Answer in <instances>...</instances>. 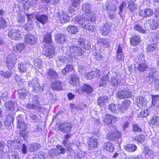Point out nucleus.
<instances>
[{
	"label": "nucleus",
	"instance_id": "nucleus-1",
	"mask_svg": "<svg viewBox=\"0 0 159 159\" xmlns=\"http://www.w3.org/2000/svg\"><path fill=\"white\" fill-rule=\"evenodd\" d=\"M122 81V79L119 73L113 72L110 80V83L113 87H117L120 85Z\"/></svg>",
	"mask_w": 159,
	"mask_h": 159
},
{
	"label": "nucleus",
	"instance_id": "nucleus-2",
	"mask_svg": "<svg viewBox=\"0 0 159 159\" xmlns=\"http://www.w3.org/2000/svg\"><path fill=\"white\" fill-rule=\"evenodd\" d=\"M70 51L76 59H79V57L82 56L84 53L83 49L75 45H73L70 47Z\"/></svg>",
	"mask_w": 159,
	"mask_h": 159
},
{
	"label": "nucleus",
	"instance_id": "nucleus-3",
	"mask_svg": "<svg viewBox=\"0 0 159 159\" xmlns=\"http://www.w3.org/2000/svg\"><path fill=\"white\" fill-rule=\"evenodd\" d=\"M33 103H28L27 105V107L29 109L40 110L42 108V106L39 103V102L36 95L34 96L32 98Z\"/></svg>",
	"mask_w": 159,
	"mask_h": 159
},
{
	"label": "nucleus",
	"instance_id": "nucleus-4",
	"mask_svg": "<svg viewBox=\"0 0 159 159\" xmlns=\"http://www.w3.org/2000/svg\"><path fill=\"white\" fill-rule=\"evenodd\" d=\"M28 85L32 88L33 91L35 93H39L43 91V89L40 86L38 80L36 79H34L32 81H29Z\"/></svg>",
	"mask_w": 159,
	"mask_h": 159
},
{
	"label": "nucleus",
	"instance_id": "nucleus-5",
	"mask_svg": "<svg viewBox=\"0 0 159 159\" xmlns=\"http://www.w3.org/2000/svg\"><path fill=\"white\" fill-rule=\"evenodd\" d=\"M55 52L54 47L51 45L45 48L43 51V54L49 59L52 58L55 56Z\"/></svg>",
	"mask_w": 159,
	"mask_h": 159
},
{
	"label": "nucleus",
	"instance_id": "nucleus-6",
	"mask_svg": "<svg viewBox=\"0 0 159 159\" xmlns=\"http://www.w3.org/2000/svg\"><path fill=\"white\" fill-rule=\"evenodd\" d=\"M8 35L9 38L12 40H18L20 36V31L19 30L13 28L9 30Z\"/></svg>",
	"mask_w": 159,
	"mask_h": 159
},
{
	"label": "nucleus",
	"instance_id": "nucleus-7",
	"mask_svg": "<svg viewBox=\"0 0 159 159\" xmlns=\"http://www.w3.org/2000/svg\"><path fill=\"white\" fill-rule=\"evenodd\" d=\"M121 136V134L119 131L116 129L115 131L107 134L106 137L110 141H115L119 139Z\"/></svg>",
	"mask_w": 159,
	"mask_h": 159
},
{
	"label": "nucleus",
	"instance_id": "nucleus-8",
	"mask_svg": "<svg viewBox=\"0 0 159 159\" xmlns=\"http://www.w3.org/2000/svg\"><path fill=\"white\" fill-rule=\"evenodd\" d=\"M72 126L70 123L61 124L60 126V130L63 133L70 134L72 129Z\"/></svg>",
	"mask_w": 159,
	"mask_h": 159
},
{
	"label": "nucleus",
	"instance_id": "nucleus-9",
	"mask_svg": "<svg viewBox=\"0 0 159 159\" xmlns=\"http://www.w3.org/2000/svg\"><path fill=\"white\" fill-rule=\"evenodd\" d=\"M46 74L49 80H51L52 79H56L58 76V73L54 70L53 69L49 68L47 69Z\"/></svg>",
	"mask_w": 159,
	"mask_h": 159
},
{
	"label": "nucleus",
	"instance_id": "nucleus-10",
	"mask_svg": "<svg viewBox=\"0 0 159 159\" xmlns=\"http://www.w3.org/2000/svg\"><path fill=\"white\" fill-rule=\"evenodd\" d=\"M35 17L38 21L43 25L47 23L48 20V17L46 15L37 14L35 15Z\"/></svg>",
	"mask_w": 159,
	"mask_h": 159
},
{
	"label": "nucleus",
	"instance_id": "nucleus-11",
	"mask_svg": "<svg viewBox=\"0 0 159 159\" xmlns=\"http://www.w3.org/2000/svg\"><path fill=\"white\" fill-rule=\"evenodd\" d=\"M111 24L108 22H106L103 24L102 28L100 30V32L104 35H107L110 32Z\"/></svg>",
	"mask_w": 159,
	"mask_h": 159
},
{
	"label": "nucleus",
	"instance_id": "nucleus-12",
	"mask_svg": "<svg viewBox=\"0 0 159 159\" xmlns=\"http://www.w3.org/2000/svg\"><path fill=\"white\" fill-rule=\"evenodd\" d=\"M139 14L141 16L149 17L153 15V12L150 9H143L140 11Z\"/></svg>",
	"mask_w": 159,
	"mask_h": 159
},
{
	"label": "nucleus",
	"instance_id": "nucleus-13",
	"mask_svg": "<svg viewBox=\"0 0 159 159\" xmlns=\"http://www.w3.org/2000/svg\"><path fill=\"white\" fill-rule=\"evenodd\" d=\"M88 143L89 149L92 150L97 148L98 145L97 139L94 138H89Z\"/></svg>",
	"mask_w": 159,
	"mask_h": 159
},
{
	"label": "nucleus",
	"instance_id": "nucleus-14",
	"mask_svg": "<svg viewBox=\"0 0 159 159\" xmlns=\"http://www.w3.org/2000/svg\"><path fill=\"white\" fill-rule=\"evenodd\" d=\"M136 102H137V106L140 108H143L146 106V100L142 96L138 97L136 98Z\"/></svg>",
	"mask_w": 159,
	"mask_h": 159
},
{
	"label": "nucleus",
	"instance_id": "nucleus-15",
	"mask_svg": "<svg viewBox=\"0 0 159 159\" xmlns=\"http://www.w3.org/2000/svg\"><path fill=\"white\" fill-rule=\"evenodd\" d=\"M43 42L47 44L52 43V33L50 31H47L45 33L43 38Z\"/></svg>",
	"mask_w": 159,
	"mask_h": 159
},
{
	"label": "nucleus",
	"instance_id": "nucleus-16",
	"mask_svg": "<svg viewBox=\"0 0 159 159\" xmlns=\"http://www.w3.org/2000/svg\"><path fill=\"white\" fill-rule=\"evenodd\" d=\"M104 122L107 124H110L111 125L116 120V118L111 115H107L104 118Z\"/></svg>",
	"mask_w": 159,
	"mask_h": 159
},
{
	"label": "nucleus",
	"instance_id": "nucleus-17",
	"mask_svg": "<svg viewBox=\"0 0 159 159\" xmlns=\"http://www.w3.org/2000/svg\"><path fill=\"white\" fill-rule=\"evenodd\" d=\"M25 41L29 44H34L36 43V40L35 37L29 33L25 35Z\"/></svg>",
	"mask_w": 159,
	"mask_h": 159
},
{
	"label": "nucleus",
	"instance_id": "nucleus-18",
	"mask_svg": "<svg viewBox=\"0 0 159 159\" xmlns=\"http://www.w3.org/2000/svg\"><path fill=\"white\" fill-rule=\"evenodd\" d=\"M78 44L80 45L84 48L86 50H89L91 49V44L89 42L86 43V45L85 46V39L84 38H80L78 41Z\"/></svg>",
	"mask_w": 159,
	"mask_h": 159
},
{
	"label": "nucleus",
	"instance_id": "nucleus-19",
	"mask_svg": "<svg viewBox=\"0 0 159 159\" xmlns=\"http://www.w3.org/2000/svg\"><path fill=\"white\" fill-rule=\"evenodd\" d=\"M130 104V101L129 100H125L122 102L121 105L118 104L119 110L123 111L127 110Z\"/></svg>",
	"mask_w": 159,
	"mask_h": 159
},
{
	"label": "nucleus",
	"instance_id": "nucleus-20",
	"mask_svg": "<svg viewBox=\"0 0 159 159\" xmlns=\"http://www.w3.org/2000/svg\"><path fill=\"white\" fill-rule=\"evenodd\" d=\"M108 97L107 96L103 95L98 98L97 103L98 105L101 107H103L106 105L108 101Z\"/></svg>",
	"mask_w": 159,
	"mask_h": 159
},
{
	"label": "nucleus",
	"instance_id": "nucleus-21",
	"mask_svg": "<svg viewBox=\"0 0 159 159\" xmlns=\"http://www.w3.org/2000/svg\"><path fill=\"white\" fill-rule=\"evenodd\" d=\"M29 65L25 62H20L18 65V68L21 73L26 72L27 71Z\"/></svg>",
	"mask_w": 159,
	"mask_h": 159
},
{
	"label": "nucleus",
	"instance_id": "nucleus-22",
	"mask_svg": "<svg viewBox=\"0 0 159 159\" xmlns=\"http://www.w3.org/2000/svg\"><path fill=\"white\" fill-rule=\"evenodd\" d=\"M18 124L17 127L20 129L25 130L27 128V124L25 123L23 120L20 119V116L19 115L17 117Z\"/></svg>",
	"mask_w": 159,
	"mask_h": 159
},
{
	"label": "nucleus",
	"instance_id": "nucleus-23",
	"mask_svg": "<svg viewBox=\"0 0 159 159\" xmlns=\"http://www.w3.org/2000/svg\"><path fill=\"white\" fill-rule=\"evenodd\" d=\"M58 15L60 18L59 19L62 22L65 23L69 21V16L65 12L62 11H59L58 12Z\"/></svg>",
	"mask_w": 159,
	"mask_h": 159
},
{
	"label": "nucleus",
	"instance_id": "nucleus-24",
	"mask_svg": "<svg viewBox=\"0 0 159 159\" xmlns=\"http://www.w3.org/2000/svg\"><path fill=\"white\" fill-rule=\"evenodd\" d=\"M79 83V80L77 76L75 74H72L70 76L69 83L73 86H77Z\"/></svg>",
	"mask_w": 159,
	"mask_h": 159
},
{
	"label": "nucleus",
	"instance_id": "nucleus-25",
	"mask_svg": "<svg viewBox=\"0 0 159 159\" xmlns=\"http://www.w3.org/2000/svg\"><path fill=\"white\" fill-rule=\"evenodd\" d=\"M57 64L58 67L65 64L66 62V58L61 55H58L56 56Z\"/></svg>",
	"mask_w": 159,
	"mask_h": 159
},
{
	"label": "nucleus",
	"instance_id": "nucleus-26",
	"mask_svg": "<svg viewBox=\"0 0 159 159\" xmlns=\"http://www.w3.org/2000/svg\"><path fill=\"white\" fill-rule=\"evenodd\" d=\"M40 144L38 143H34L30 144L28 146L29 150L30 152H34L41 147Z\"/></svg>",
	"mask_w": 159,
	"mask_h": 159
},
{
	"label": "nucleus",
	"instance_id": "nucleus-27",
	"mask_svg": "<svg viewBox=\"0 0 159 159\" xmlns=\"http://www.w3.org/2000/svg\"><path fill=\"white\" fill-rule=\"evenodd\" d=\"M131 44L133 46L138 45L141 41L139 36L135 35L133 36L130 39Z\"/></svg>",
	"mask_w": 159,
	"mask_h": 159
},
{
	"label": "nucleus",
	"instance_id": "nucleus-28",
	"mask_svg": "<svg viewBox=\"0 0 159 159\" xmlns=\"http://www.w3.org/2000/svg\"><path fill=\"white\" fill-rule=\"evenodd\" d=\"M55 40L60 44L64 43L66 41L65 36L62 34L59 33L55 35Z\"/></svg>",
	"mask_w": 159,
	"mask_h": 159
},
{
	"label": "nucleus",
	"instance_id": "nucleus-29",
	"mask_svg": "<svg viewBox=\"0 0 159 159\" xmlns=\"http://www.w3.org/2000/svg\"><path fill=\"white\" fill-rule=\"evenodd\" d=\"M100 73V72L98 70L93 71L87 74V77L88 79L91 80L95 77H98Z\"/></svg>",
	"mask_w": 159,
	"mask_h": 159
},
{
	"label": "nucleus",
	"instance_id": "nucleus-30",
	"mask_svg": "<svg viewBox=\"0 0 159 159\" xmlns=\"http://www.w3.org/2000/svg\"><path fill=\"white\" fill-rule=\"evenodd\" d=\"M124 148L125 150L129 152H134L137 148L136 146L134 144H128L125 145Z\"/></svg>",
	"mask_w": 159,
	"mask_h": 159
},
{
	"label": "nucleus",
	"instance_id": "nucleus-31",
	"mask_svg": "<svg viewBox=\"0 0 159 159\" xmlns=\"http://www.w3.org/2000/svg\"><path fill=\"white\" fill-rule=\"evenodd\" d=\"M51 87L53 90H59L61 89V83L59 81H53L51 83Z\"/></svg>",
	"mask_w": 159,
	"mask_h": 159
},
{
	"label": "nucleus",
	"instance_id": "nucleus-32",
	"mask_svg": "<svg viewBox=\"0 0 159 159\" xmlns=\"http://www.w3.org/2000/svg\"><path fill=\"white\" fill-rule=\"evenodd\" d=\"M19 97L21 99H24L25 98L28 92L25 89H19L18 90Z\"/></svg>",
	"mask_w": 159,
	"mask_h": 159
},
{
	"label": "nucleus",
	"instance_id": "nucleus-33",
	"mask_svg": "<svg viewBox=\"0 0 159 159\" xmlns=\"http://www.w3.org/2000/svg\"><path fill=\"white\" fill-rule=\"evenodd\" d=\"M88 22H94L96 20V15L90 12L87 13L86 16L84 18Z\"/></svg>",
	"mask_w": 159,
	"mask_h": 159
},
{
	"label": "nucleus",
	"instance_id": "nucleus-34",
	"mask_svg": "<svg viewBox=\"0 0 159 159\" xmlns=\"http://www.w3.org/2000/svg\"><path fill=\"white\" fill-rule=\"evenodd\" d=\"M101 51L100 50L95 51L94 52V55L95 58L99 61H103L105 60V57L100 53Z\"/></svg>",
	"mask_w": 159,
	"mask_h": 159
},
{
	"label": "nucleus",
	"instance_id": "nucleus-35",
	"mask_svg": "<svg viewBox=\"0 0 159 159\" xmlns=\"http://www.w3.org/2000/svg\"><path fill=\"white\" fill-rule=\"evenodd\" d=\"M152 39L155 44H157L159 42V32H154L152 33Z\"/></svg>",
	"mask_w": 159,
	"mask_h": 159
},
{
	"label": "nucleus",
	"instance_id": "nucleus-36",
	"mask_svg": "<svg viewBox=\"0 0 159 159\" xmlns=\"http://www.w3.org/2000/svg\"><path fill=\"white\" fill-rule=\"evenodd\" d=\"M84 17L81 16H78L75 18V22L78 23L82 27L84 25V23L85 21Z\"/></svg>",
	"mask_w": 159,
	"mask_h": 159
},
{
	"label": "nucleus",
	"instance_id": "nucleus-37",
	"mask_svg": "<svg viewBox=\"0 0 159 159\" xmlns=\"http://www.w3.org/2000/svg\"><path fill=\"white\" fill-rule=\"evenodd\" d=\"M106 8L107 12H113L114 11H116L117 9V7L115 5L109 3L106 4Z\"/></svg>",
	"mask_w": 159,
	"mask_h": 159
},
{
	"label": "nucleus",
	"instance_id": "nucleus-38",
	"mask_svg": "<svg viewBox=\"0 0 159 159\" xmlns=\"http://www.w3.org/2000/svg\"><path fill=\"white\" fill-rule=\"evenodd\" d=\"M109 79L108 75H104L103 77L101 78L99 86H104L106 85L107 83V80Z\"/></svg>",
	"mask_w": 159,
	"mask_h": 159
},
{
	"label": "nucleus",
	"instance_id": "nucleus-39",
	"mask_svg": "<svg viewBox=\"0 0 159 159\" xmlns=\"http://www.w3.org/2000/svg\"><path fill=\"white\" fill-rule=\"evenodd\" d=\"M5 105L6 107L11 111H14L15 109L16 105L12 101H9L7 102Z\"/></svg>",
	"mask_w": 159,
	"mask_h": 159
},
{
	"label": "nucleus",
	"instance_id": "nucleus-40",
	"mask_svg": "<svg viewBox=\"0 0 159 159\" xmlns=\"http://www.w3.org/2000/svg\"><path fill=\"white\" fill-rule=\"evenodd\" d=\"M82 9L86 13L91 12V7L90 4L88 2L83 3L82 6Z\"/></svg>",
	"mask_w": 159,
	"mask_h": 159
},
{
	"label": "nucleus",
	"instance_id": "nucleus-41",
	"mask_svg": "<svg viewBox=\"0 0 159 159\" xmlns=\"http://www.w3.org/2000/svg\"><path fill=\"white\" fill-rule=\"evenodd\" d=\"M148 68V65L145 63L139 64L137 67L138 70L142 72L146 70Z\"/></svg>",
	"mask_w": 159,
	"mask_h": 159
},
{
	"label": "nucleus",
	"instance_id": "nucleus-42",
	"mask_svg": "<svg viewBox=\"0 0 159 159\" xmlns=\"http://www.w3.org/2000/svg\"><path fill=\"white\" fill-rule=\"evenodd\" d=\"M34 159H46L47 157L45 156V153L42 151H39L38 155H36V157H34Z\"/></svg>",
	"mask_w": 159,
	"mask_h": 159
},
{
	"label": "nucleus",
	"instance_id": "nucleus-43",
	"mask_svg": "<svg viewBox=\"0 0 159 159\" xmlns=\"http://www.w3.org/2000/svg\"><path fill=\"white\" fill-rule=\"evenodd\" d=\"M109 109L113 112H117L119 110L118 104L116 105L114 103L111 104L109 106Z\"/></svg>",
	"mask_w": 159,
	"mask_h": 159
},
{
	"label": "nucleus",
	"instance_id": "nucleus-44",
	"mask_svg": "<svg viewBox=\"0 0 159 159\" xmlns=\"http://www.w3.org/2000/svg\"><path fill=\"white\" fill-rule=\"evenodd\" d=\"M104 148L107 151L111 152H112L114 149L113 144L109 142L106 144Z\"/></svg>",
	"mask_w": 159,
	"mask_h": 159
},
{
	"label": "nucleus",
	"instance_id": "nucleus-45",
	"mask_svg": "<svg viewBox=\"0 0 159 159\" xmlns=\"http://www.w3.org/2000/svg\"><path fill=\"white\" fill-rule=\"evenodd\" d=\"M82 90L87 93H91L93 92V88L88 84H84L82 87Z\"/></svg>",
	"mask_w": 159,
	"mask_h": 159
},
{
	"label": "nucleus",
	"instance_id": "nucleus-46",
	"mask_svg": "<svg viewBox=\"0 0 159 159\" xmlns=\"http://www.w3.org/2000/svg\"><path fill=\"white\" fill-rule=\"evenodd\" d=\"M17 60V56L13 53L9 54L7 57V60L11 61V62H15Z\"/></svg>",
	"mask_w": 159,
	"mask_h": 159
},
{
	"label": "nucleus",
	"instance_id": "nucleus-47",
	"mask_svg": "<svg viewBox=\"0 0 159 159\" xmlns=\"http://www.w3.org/2000/svg\"><path fill=\"white\" fill-rule=\"evenodd\" d=\"M157 70L155 68H151L148 70V75L149 77H155L157 75Z\"/></svg>",
	"mask_w": 159,
	"mask_h": 159
},
{
	"label": "nucleus",
	"instance_id": "nucleus-48",
	"mask_svg": "<svg viewBox=\"0 0 159 159\" xmlns=\"http://www.w3.org/2000/svg\"><path fill=\"white\" fill-rule=\"evenodd\" d=\"M67 30L71 34H75L78 31V29L76 27L71 25L67 27Z\"/></svg>",
	"mask_w": 159,
	"mask_h": 159
},
{
	"label": "nucleus",
	"instance_id": "nucleus-49",
	"mask_svg": "<svg viewBox=\"0 0 159 159\" xmlns=\"http://www.w3.org/2000/svg\"><path fill=\"white\" fill-rule=\"evenodd\" d=\"M24 48L23 44L19 43L13 48V50L16 52H20Z\"/></svg>",
	"mask_w": 159,
	"mask_h": 159
},
{
	"label": "nucleus",
	"instance_id": "nucleus-50",
	"mask_svg": "<svg viewBox=\"0 0 159 159\" xmlns=\"http://www.w3.org/2000/svg\"><path fill=\"white\" fill-rule=\"evenodd\" d=\"M159 26L158 21L157 20H152L151 23L150 28L152 30H155Z\"/></svg>",
	"mask_w": 159,
	"mask_h": 159
},
{
	"label": "nucleus",
	"instance_id": "nucleus-51",
	"mask_svg": "<svg viewBox=\"0 0 159 159\" xmlns=\"http://www.w3.org/2000/svg\"><path fill=\"white\" fill-rule=\"evenodd\" d=\"M134 29L136 31L143 34H144L146 32V30H143L139 24H136L134 25Z\"/></svg>",
	"mask_w": 159,
	"mask_h": 159
},
{
	"label": "nucleus",
	"instance_id": "nucleus-52",
	"mask_svg": "<svg viewBox=\"0 0 159 159\" xmlns=\"http://www.w3.org/2000/svg\"><path fill=\"white\" fill-rule=\"evenodd\" d=\"M59 154V151L56 148L50 149L48 152L49 156L53 157L57 156Z\"/></svg>",
	"mask_w": 159,
	"mask_h": 159
},
{
	"label": "nucleus",
	"instance_id": "nucleus-53",
	"mask_svg": "<svg viewBox=\"0 0 159 159\" xmlns=\"http://www.w3.org/2000/svg\"><path fill=\"white\" fill-rule=\"evenodd\" d=\"M0 74L3 77L9 78L11 76L12 71L11 70H7L5 72L2 71L1 72Z\"/></svg>",
	"mask_w": 159,
	"mask_h": 159
},
{
	"label": "nucleus",
	"instance_id": "nucleus-54",
	"mask_svg": "<svg viewBox=\"0 0 159 159\" xmlns=\"http://www.w3.org/2000/svg\"><path fill=\"white\" fill-rule=\"evenodd\" d=\"M29 117L32 122H36L39 121V116L36 114L33 113L30 114Z\"/></svg>",
	"mask_w": 159,
	"mask_h": 159
},
{
	"label": "nucleus",
	"instance_id": "nucleus-55",
	"mask_svg": "<svg viewBox=\"0 0 159 159\" xmlns=\"http://www.w3.org/2000/svg\"><path fill=\"white\" fill-rule=\"evenodd\" d=\"M82 27L84 29L91 32L94 31L95 30L94 26L93 25L85 24Z\"/></svg>",
	"mask_w": 159,
	"mask_h": 159
},
{
	"label": "nucleus",
	"instance_id": "nucleus-56",
	"mask_svg": "<svg viewBox=\"0 0 159 159\" xmlns=\"http://www.w3.org/2000/svg\"><path fill=\"white\" fill-rule=\"evenodd\" d=\"M73 69L72 66L68 65L62 70V72L64 75L66 74L68 72L71 71Z\"/></svg>",
	"mask_w": 159,
	"mask_h": 159
},
{
	"label": "nucleus",
	"instance_id": "nucleus-57",
	"mask_svg": "<svg viewBox=\"0 0 159 159\" xmlns=\"http://www.w3.org/2000/svg\"><path fill=\"white\" fill-rule=\"evenodd\" d=\"M156 44L153 43L152 44H149L146 47V50L148 52L153 51L155 50L157 47Z\"/></svg>",
	"mask_w": 159,
	"mask_h": 159
},
{
	"label": "nucleus",
	"instance_id": "nucleus-58",
	"mask_svg": "<svg viewBox=\"0 0 159 159\" xmlns=\"http://www.w3.org/2000/svg\"><path fill=\"white\" fill-rule=\"evenodd\" d=\"M128 7L131 12H133L136 8L133 1H130L128 2Z\"/></svg>",
	"mask_w": 159,
	"mask_h": 159
},
{
	"label": "nucleus",
	"instance_id": "nucleus-59",
	"mask_svg": "<svg viewBox=\"0 0 159 159\" xmlns=\"http://www.w3.org/2000/svg\"><path fill=\"white\" fill-rule=\"evenodd\" d=\"M133 130L134 132H141L142 130L141 128L137 124H134L132 126Z\"/></svg>",
	"mask_w": 159,
	"mask_h": 159
},
{
	"label": "nucleus",
	"instance_id": "nucleus-60",
	"mask_svg": "<svg viewBox=\"0 0 159 159\" xmlns=\"http://www.w3.org/2000/svg\"><path fill=\"white\" fill-rule=\"evenodd\" d=\"M71 6L75 8H77L80 5L81 0H70Z\"/></svg>",
	"mask_w": 159,
	"mask_h": 159
},
{
	"label": "nucleus",
	"instance_id": "nucleus-61",
	"mask_svg": "<svg viewBox=\"0 0 159 159\" xmlns=\"http://www.w3.org/2000/svg\"><path fill=\"white\" fill-rule=\"evenodd\" d=\"M14 117L15 114L13 113H11L7 115L5 119L11 122V123H13L14 119Z\"/></svg>",
	"mask_w": 159,
	"mask_h": 159
},
{
	"label": "nucleus",
	"instance_id": "nucleus-62",
	"mask_svg": "<svg viewBox=\"0 0 159 159\" xmlns=\"http://www.w3.org/2000/svg\"><path fill=\"white\" fill-rule=\"evenodd\" d=\"M134 140L142 143L145 140V136L143 135H139L135 137Z\"/></svg>",
	"mask_w": 159,
	"mask_h": 159
},
{
	"label": "nucleus",
	"instance_id": "nucleus-63",
	"mask_svg": "<svg viewBox=\"0 0 159 159\" xmlns=\"http://www.w3.org/2000/svg\"><path fill=\"white\" fill-rule=\"evenodd\" d=\"M159 122V116H153L152 117L151 120L149 121V123L154 125Z\"/></svg>",
	"mask_w": 159,
	"mask_h": 159
},
{
	"label": "nucleus",
	"instance_id": "nucleus-64",
	"mask_svg": "<svg viewBox=\"0 0 159 159\" xmlns=\"http://www.w3.org/2000/svg\"><path fill=\"white\" fill-rule=\"evenodd\" d=\"M10 156H11L12 159H20V158L19 154L15 151H11Z\"/></svg>",
	"mask_w": 159,
	"mask_h": 159
}]
</instances>
